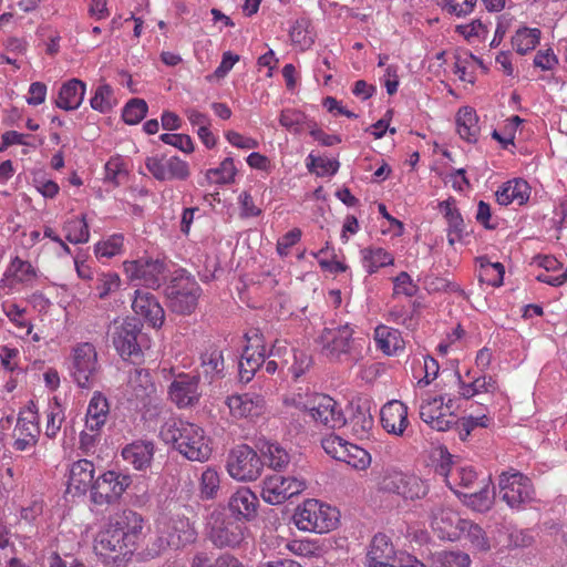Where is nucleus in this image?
<instances>
[{"label": "nucleus", "instance_id": "nucleus-28", "mask_svg": "<svg viewBox=\"0 0 567 567\" xmlns=\"http://www.w3.org/2000/svg\"><path fill=\"white\" fill-rule=\"evenodd\" d=\"M94 464L89 460H79L70 466L68 478V493L84 495L94 484Z\"/></svg>", "mask_w": 567, "mask_h": 567}, {"label": "nucleus", "instance_id": "nucleus-43", "mask_svg": "<svg viewBox=\"0 0 567 567\" xmlns=\"http://www.w3.org/2000/svg\"><path fill=\"white\" fill-rule=\"evenodd\" d=\"M1 309L8 320L20 331L30 336L32 332V322L28 309L14 302L6 300L1 303Z\"/></svg>", "mask_w": 567, "mask_h": 567}, {"label": "nucleus", "instance_id": "nucleus-51", "mask_svg": "<svg viewBox=\"0 0 567 567\" xmlns=\"http://www.w3.org/2000/svg\"><path fill=\"white\" fill-rule=\"evenodd\" d=\"M462 529V539L468 540L473 548L480 551H486L491 548L489 540L480 525L466 519Z\"/></svg>", "mask_w": 567, "mask_h": 567}, {"label": "nucleus", "instance_id": "nucleus-13", "mask_svg": "<svg viewBox=\"0 0 567 567\" xmlns=\"http://www.w3.org/2000/svg\"><path fill=\"white\" fill-rule=\"evenodd\" d=\"M199 292L200 287L194 278L181 275L166 288L168 306L174 312L190 313L196 308Z\"/></svg>", "mask_w": 567, "mask_h": 567}, {"label": "nucleus", "instance_id": "nucleus-41", "mask_svg": "<svg viewBox=\"0 0 567 567\" xmlns=\"http://www.w3.org/2000/svg\"><path fill=\"white\" fill-rule=\"evenodd\" d=\"M126 388L132 396L141 401H144L155 391L148 370L143 368H134L128 372Z\"/></svg>", "mask_w": 567, "mask_h": 567}, {"label": "nucleus", "instance_id": "nucleus-42", "mask_svg": "<svg viewBox=\"0 0 567 567\" xmlns=\"http://www.w3.org/2000/svg\"><path fill=\"white\" fill-rule=\"evenodd\" d=\"M396 560L399 561V558H396V553L389 537L383 534L375 535L367 555V566L373 564H386Z\"/></svg>", "mask_w": 567, "mask_h": 567}, {"label": "nucleus", "instance_id": "nucleus-33", "mask_svg": "<svg viewBox=\"0 0 567 567\" xmlns=\"http://www.w3.org/2000/svg\"><path fill=\"white\" fill-rule=\"evenodd\" d=\"M86 84L79 79L64 82L58 92L54 104L63 111L78 110L85 96Z\"/></svg>", "mask_w": 567, "mask_h": 567}, {"label": "nucleus", "instance_id": "nucleus-34", "mask_svg": "<svg viewBox=\"0 0 567 567\" xmlns=\"http://www.w3.org/2000/svg\"><path fill=\"white\" fill-rule=\"evenodd\" d=\"M529 195L530 187L522 178H514L504 183L495 193L497 203L503 206L511 204L522 206L529 199Z\"/></svg>", "mask_w": 567, "mask_h": 567}, {"label": "nucleus", "instance_id": "nucleus-8", "mask_svg": "<svg viewBox=\"0 0 567 567\" xmlns=\"http://www.w3.org/2000/svg\"><path fill=\"white\" fill-rule=\"evenodd\" d=\"M501 498L513 509H523L536 501L532 480L523 473L509 470L498 477Z\"/></svg>", "mask_w": 567, "mask_h": 567}, {"label": "nucleus", "instance_id": "nucleus-49", "mask_svg": "<svg viewBox=\"0 0 567 567\" xmlns=\"http://www.w3.org/2000/svg\"><path fill=\"white\" fill-rule=\"evenodd\" d=\"M340 462L347 463L357 471H364L371 465L372 457L365 449L349 442Z\"/></svg>", "mask_w": 567, "mask_h": 567}, {"label": "nucleus", "instance_id": "nucleus-59", "mask_svg": "<svg viewBox=\"0 0 567 567\" xmlns=\"http://www.w3.org/2000/svg\"><path fill=\"white\" fill-rule=\"evenodd\" d=\"M319 393H312L308 389L298 388L296 391L289 393L284 403L287 406L296 408L300 411H310L312 405L313 396H318Z\"/></svg>", "mask_w": 567, "mask_h": 567}, {"label": "nucleus", "instance_id": "nucleus-4", "mask_svg": "<svg viewBox=\"0 0 567 567\" xmlns=\"http://www.w3.org/2000/svg\"><path fill=\"white\" fill-rule=\"evenodd\" d=\"M353 334L354 329L349 323L327 327L318 342L322 353L331 360L357 363L363 358L364 340Z\"/></svg>", "mask_w": 567, "mask_h": 567}, {"label": "nucleus", "instance_id": "nucleus-58", "mask_svg": "<svg viewBox=\"0 0 567 567\" xmlns=\"http://www.w3.org/2000/svg\"><path fill=\"white\" fill-rule=\"evenodd\" d=\"M349 441L334 433L327 434L321 440L323 451L337 461H341Z\"/></svg>", "mask_w": 567, "mask_h": 567}, {"label": "nucleus", "instance_id": "nucleus-5", "mask_svg": "<svg viewBox=\"0 0 567 567\" xmlns=\"http://www.w3.org/2000/svg\"><path fill=\"white\" fill-rule=\"evenodd\" d=\"M68 371L73 382L81 389H92L97 382L101 364L95 346L79 342L71 348L66 360Z\"/></svg>", "mask_w": 567, "mask_h": 567}, {"label": "nucleus", "instance_id": "nucleus-31", "mask_svg": "<svg viewBox=\"0 0 567 567\" xmlns=\"http://www.w3.org/2000/svg\"><path fill=\"white\" fill-rule=\"evenodd\" d=\"M155 453V445L150 440H136L122 449V457L136 471H146L151 467Z\"/></svg>", "mask_w": 567, "mask_h": 567}, {"label": "nucleus", "instance_id": "nucleus-16", "mask_svg": "<svg viewBox=\"0 0 567 567\" xmlns=\"http://www.w3.org/2000/svg\"><path fill=\"white\" fill-rule=\"evenodd\" d=\"M306 487L303 480L295 476L270 475L262 483L261 497L271 505H278L300 494Z\"/></svg>", "mask_w": 567, "mask_h": 567}, {"label": "nucleus", "instance_id": "nucleus-56", "mask_svg": "<svg viewBox=\"0 0 567 567\" xmlns=\"http://www.w3.org/2000/svg\"><path fill=\"white\" fill-rule=\"evenodd\" d=\"M236 175V167L234 159L230 157L225 158L217 168L207 171V178L212 183L216 184H228L234 181Z\"/></svg>", "mask_w": 567, "mask_h": 567}, {"label": "nucleus", "instance_id": "nucleus-63", "mask_svg": "<svg viewBox=\"0 0 567 567\" xmlns=\"http://www.w3.org/2000/svg\"><path fill=\"white\" fill-rule=\"evenodd\" d=\"M208 560L206 554H196L193 558L192 567H244L236 557L230 555H221L210 565Z\"/></svg>", "mask_w": 567, "mask_h": 567}, {"label": "nucleus", "instance_id": "nucleus-14", "mask_svg": "<svg viewBox=\"0 0 567 567\" xmlns=\"http://www.w3.org/2000/svg\"><path fill=\"white\" fill-rule=\"evenodd\" d=\"M38 278V270L28 260L19 256L11 258L0 279V295L10 296L20 290V286H32Z\"/></svg>", "mask_w": 567, "mask_h": 567}, {"label": "nucleus", "instance_id": "nucleus-2", "mask_svg": "<svg viewBox=\"0 0 567 567\" xmlns=\"http://www.w3.org/2000/svg\"><path fill=\"white\" fill-rule=\"evenodd\" d=\"M159 436L189 461L205 462L212 454V442L199 425L169 419L159 431Z\"/></svg>", "mask_w": 567, "mask_h": 567}, {"label": "nucleus", "instance_id": "nucleus-24", "mask_svg": "<svg viewBox=\"0 0 567 567\" xmlns=\"http://www.w3.org/2000/svg\"><path fill=\"white\" fill-rule=\"evenodd\" d=\"M140 333L141 328L135 319L124 320L115 327L113 344L122 357H132L140 353Z\"/></svg>", "mask_w": 567, "mask_h": 567}, {"label": "nucleus", "instance_id": "nucleus-30", "mask_svg": "<svg viewBox=\"0 0 567 567\" xmlns=\"http://www.w3.org/2000/svg\"><path fill=\"white\" fill-rule=\"evenodd\" d=\"M209 538L218 547H234L241 543L244 533L238 524L217 517L209 522Z\"/></svg>", "mask_w": 567, "mask_h": 567}, {"label": "nucleus", "instance_id": "nucleus-39", "mask_svg": "<svg viewBox=\"0 0 567 567\" xmlns=\"http://www.w3.org/2000/svg\"><path fill=\"white\" fill-rule=\"evenodd\" d=\"M456 131L462 140L467 143H476L480 137L478 116L474 109L463 106L456 114Z\"/></svg>", "mask_w": 567, "mask_h": 567}, {"label": "nucleus", "instance_id": "nucleus-7", "mask_svg": "<svg viewBox=\"0 0 567 567\" xmlns=\"http://www.w3.org/2000/svg\"><path fill=\"white\" fill-rule=\"evenodd\" d=\"M292 519L299 530L322 534L337 527L338 512L333 507L311 498L296 508Z\"/></svg>", "mask_w": 567, "mask_h": 567}, {"label": "nucleus", "instance_id": "nucleus-20", "mask_svg": "<svg viewBox=\"0 0 567 567\" xmlns=\"http://www.w3.org/2000/svg\"><path fill=\"white\" fill-rule=\"evenodd\" d=\"M420 419L431 429L446 431L454 424V415L444 409V399L440 395H424L419 403Z\"/></svg>", "mask_w": 567, "mask_h": 567}, {"label": "nucleus", "instance_id": "nucleus-52", "mask_svg": "<svg viewBox=\"0 0 567 567\" xmlns=\"http://www.w3.org/2000/svg\"><path fill=\"white\" fill-rule=\"evenodd\" d=\"M289 34L292 43L300 50L309 49L315 42L310 30V22L307 19L297 20L291 27Z\"/></svg>", "mask_w": 567, "mask_h": 567}, {"label": "nucleus", "instance_id": "nucleus-53", "mask_svg": "<svg viewBox=\"0 0 567 567\" xmlns=\"http://www.w3.org/2000/svg\"><path fill=\"white\" fill-rule=\"evenodd\" d=\"M455 32L464 37L467 42L476 43L486 39L488 29L481 19H475L470 23L456 25Z\"/></svg>", "mask_w": 567, "mask_h": 567}, {"label": "nucleus", "instance_id": "nucleus-29", "mask_svg": "<svg viewBox=\"0 0 567 567\" xmlns=\"http://www.w3.org/2000/svg\"><path fill=\"white\" fill-rule=\"evenodd\" d=\"M466 379L457 374L458 394L463 399H472L480 394H494L499 388L496 379L488 374L472 375L466 372Z\"/></svg>", "mask_w": 567, "mask_h": 567}, {"label": "nucleus", "instance_id": "nucleus-62", "mask_svg": "<svg viewBox=\"0 0 567 567\" xmlns=\"http://www.w3.org/2000/svg\"><path fill=\"white\" fill-rule=\"evenodd\" d=\"M505 269L501 262H482L481 280L486 281L489 286L498 287L503 284Z\"/></svg>", "mask_w": 567, "mask_h": 567}, {"label": "nucleus", "instance_id": "nucleus-15", "mask_svg": "<svg viewBox=\"0 0 567 567\" xmlns=\"http://www.w3.org/2000/svg\"><path fill=\"white\" fill-rule=\"evenodd\" d=\"M436 473L444 477L446 485L460 498L465 494L462 489L471 488L478 480V475L473 466L462 463H454L451 455L443 456L436 467Z\"/></svg>", "mask_w": 567, "mask_h": 567}, {"label": "nucleus", "instance_id": "nucleus-26", "mask_svg": "<svg viewBox=\"0 0 567 567\" xmlns=\"http://www.w3.org/2000/svg\"><path fill=\"white\" fill-rule=\"evenodd\" d=\"M408 410V406L399 400L386 402L380 411L382 427L389 434L402 436L409 426Z\"/></svg>", "mask_w": 567, "mask_h": 567}, {"label": "nucleus", "instance_id": "nucleus-21", "mask_svg": "<svg viewBox=\"0 0 567 567\" xmlns=\"http://www.w3.org/2000/svg\"><path fill=\"white\" fill-rule=\"evenodd\" d=\"M465 520L456 512L444 506L435 507L431 513V526L441 539H462V525Z\"/></svg>", "mask_w": 567, "mask_h": 567}, {"label": "nucleus", "instance_id": "nucleus-61", "mask_svg": "<svg viewBox=\"0 0 567 567\" xmlns=\"http://www.w3.org/2000/svg\"><path fill=\"white\" fill-rule=\"evenodd\" d=\"M306 121V115L302 112L293 109L282 110L279 116L280 125L292 133L301 132Z\"/></svg>", "mask_w": 567, "mask_h": 567}, {"label": "nucleus", "instance_id": "nucleus-10", "mask_svg": "<svg viewBox=\"0 0 567 567\" xmlns=\"http://www.w3.org/2000/svg\"><path fill=\"white\" fill-rule=\"evenodd\" d=\"M123 270L128 281L135 286L157 289L166 278V266L158 258L141 257L123 262Z\"/></svg>", "mask_w": 567, "mask_h": 567}, {"label": "nucleus", "instance_id": "nucleus-17", "mask_svg": "<svg viewBox=\"0 0 567 567\" xmlns=\"http://www.w3.org/2000/svg\"><path fill=\"white\" fill-rule=\"evenodd\" d=\"M39 414L34 405H28L19 413L13 430V449L25 452L33 449L40 435Z\"/></svg>", "mask_w": 567, "mask_h": 567}, {"label": "nucleus", "instance_id": "nucleus-32", "mask_svg": "<svg viewBox=\"0 0 567 567\" xmlns=\"http://www.w3.org/2000/svg\"><path fill=\"white\" fill-rule=\"evenodd\" d=\"M439 209L447 224L446 233L449 244L453 246L456 243H461L467 233L464 219L456 207L455 200L449 198L441 202Z\"/></svg>", "mask_w": 567, "mask_h": 567}, {"label": "nucleus", "instance_id": "nucleus-19", "mask_svg": "<svg viewBox=\"0 0 567 567\" xmlns=\"http://www.w3.org/2000/svg\"><path fill=\"white\" fill-rule=\"evenodd\" d=\"M309 414L317 424L327 429H340L347 424L341 405L326 394L319 393L318 396H313Z\"/></svg>", "mask_w": 567, "mask_h": 567}, {"label": "nucleus", "instance_id": "nucleus-9", "mask_svg": "<svg viewBox=\"0 0 567 567\" xmlns=\"http://www.w3.org/2000/svg\"><path fill=\"white\" fill-rule=\"evenodd\" d=\"M262 467L260 456L246 444L233 447L226 460V471L237 482L256 481L261 475Z\"/></svg>", "mask_w": 567, "mask_h": 567}, {"label": "nucleus", "instance_id": "nucleus-23", "mask_svg": "<svg viewBox=\"0 0 567 567\" xmlns=\"http://www.w3.org/2000/svg\"><path fill=\"white\" fill-rule=\"evenodd\" d=\"M168 395L181 409L194 406L202 396L199 377L178 374L169 385Z\"/></svg>", "mask_w": 567, "mask_h": 567}, {"label": "nucleus", "instance_id": "nucleus-27", "mask_svg": "<svg viewBox=\"0 0 567 567\" xmlns=\"http://www.w3.org/2000/svg\"><path fill=\"white\" fill-rule=\"evenodd\" d=\"M259 501L249 487H239L228 501V509L237 520H251L257 516Z\"/></svg>", "mask_w": 567, "mask_h": 567}, {"label": "nucleus", "instance_id": "nucleus-54", "mask_svg": "<svg viewBox=\"0 0 567 567\" xmlns=\"http://www.w3.org/2000/svg\"><path fill=\"white\" fill-rule=\"evenodd\" d=\"M261 452L268 466L274 470H281L289 463V454L277 443H266Z\"/></svg>", "mask_w": 567, "mask_h": 567}, {"label": "nucleus", "instance_id": "nucleus-47", "mask_svg": "<svg viewBox=\"0 0 567 567\" xmlns=\"http://www.w3.org/2000/svg\"><path fill=\"white\" fill-rule=\"evenodd\" d=\"M117 104L114 91L109 84H100L93 92L90 105L94 111L106 114Z\"/></svg>", "mask_w": 567, "mask_h": 567}, {"label": "nucleus", "instance_id": "nucleus-22", "mask_svg": "<svg viewBox=\"0 0 567 567\" xmlns=\"http://www.w3.org/2000/svg\"><path fill=\"white\" fill-rule=\"evenodd\" d=\"M225 403L229 409L230 416L236 420L254 421L266 411L265 400L257 393L233 394L227 396Z\"/></svg>", "mask_w": 567, "mask_h": 567}, {"label": "nucleus", "instance_id": "nucleus-12", "mask_svg": "<svg viewBox=\"0 0 567 567\" xmlns=\"http://www.w3.org/2000/svg\"><path fill=\"white\" fill-rule=\"evenodd\" d=\"M131 484V475L116 471H106L95 478L90 494L91 501L99 506L114 504Z\"/></svg>", "mask_w": 567, "mask_h": 567}, {"label": "nucleus", "instance_id": "nucleus-6", "mask_svg": "<svg viewBox=\"0 0 567 567\" xmlns=\"http://www.w3.org/2000/svg\"><path fill=\"white\" fill-rule=\"evenodd\" d=\"M246 339L247 346L244 349L238 364L239 379L241 382L248 383L262 365L268 374H274L281 368L279 361L268 358L265 338L258 330L247 333Z\"/></svg>", "mask_w": 567, "mask_h": 567}, {"label": "nucleus", "instance_id": "nucleus-46", "mask_svg": "<svg viewBox=\"0 0 567 567\" xmlns=\"http://www.w3.org/2000/svg\"><path fill=\"white\" fill-rule=\"evenodd\" d=\"M63 230L71 244H85L90 239L89 225L84 216L69 218L63 225Z\"/></svg>", "mask_w": 567, "mask_h": 567}, {"label": "nucleus", "instance_id": "nucleus-3", "mask_svg": "<svg viewBox=\"0 0 567 567\" xmlns=\"http://www.w3.org/2000/svg\"><path fill=\"white\" fill-rule=\"evenodd\" d=\"M194 524L184 514L162 513L154 520V539L148 553L158 556L168 548L179 549L196 540Z\"/></svg>", "mask_w": 567, "mask_h": 567}, {"label": "nucleus", "instance_id": "nucleus-25", "mask_svg": "<svg viewBox=\"0 0 567 567\" xmlns=\"http://www.w3.org/2000/svg\"><path fill=\"white\" fill-rule=\"evenodd\" d=\"M133 311L144 318L151 326L161 327L165 319L164 309L155 296L144 289H136L132 301Z\"/></svg>", "mask_w": 567, "mask_h": 567}, {"label": "nucleus", "instance_id": "nucleus-55", "mask_svg": "<svg viewBox=\"0 0 567 567\" xmlns=\"http://www.w3.org/2000/svg\"><path fill=\"white\" fill-rule=\"evenodd\" d=\"M124 246V236L113 234L104 240L99 241L94 247V252L99 258H112L122 254Z\"/></svg>", "mask_w": 567, "mask_h": 567}, {"label": "nucleus", "instance_id": "nucleus-64", "mask_svg": "<svg viewBox=\"0 0 567 567\" xmlns=\"http://www.w3.org/2000/svg\"><path fill=\"white\" fill-rule=\"evenodd\" d=\"M417 285L413 281L411 276L401 271L396 277L393 278V295L400 296L403 295L405 297H413L417 292Z\"/></svg>", "mask_w": 567, "mask_h": 567}, {"label": "nucleus", "instance_id": "nucleus-35", "mask_svg": "<svg viewBox=\"0 0 567 567\" xmlns=\"http://www.w3.org/2000/svg\"><path fill=\"white\" fill-rule=\"evenodd\" d=\"M359 255L360 264L368 275H374L380 269L394 265L393 254L380 246L361 248Z\"/></svg>", "mask_w": 567, "mask_h": 567}, {"label": "nucleus", "instance_id": "nucleus-18", "mask_svg": "<svg viewBox=\"0 0 567 567\" xmlns=\"http://www.w3.org/2000/svg\"><path fill=\"white\" fill-rule=\"evenodd\" d=\"M145 167L158 182L185 181L190 175L188 163L177 156H147Z\"/></svg>", "mask_w": 567, "mask_h": 567}, {"label": "nucleus", "instance_id": "nucleus-50", "mask_svg": "<svg viewBox=\"0 0 567 567\" xmlns=\"http://www.w3.org/2000/svg\"><path fill=\"white\" fill-rule=\"evenodd\" d=\"M470 564L468 554L460 550H442L432 556L433 567H467Z\"/></svg>", "mask_w": 567, "mask_h": 567}, {"label": "nucleus", "instance_id": "nucleus-44", "mask_svg": "<svg viewBox=\"0 0 567 567\" xmlns=\"http://www.w3.org/2000/svg\"><path fill=\"white\" fill-rule=\"evenodd\" d=\"M199 497L203 501H212L220 491V473L212 466L203 470L198 478Z\"/></svg>", "mask_w": 567, "mask_h": 567}, {"label": "nucleus", "instance_id": "nucleus-40", "mask_svg": "<svg viewBox=\"0 0 567 567\" xmlns=\"http://www.w3.org/2000/svg\"><path fill=\"white\" fill-rule=\"evenodd\" d=\"M463 503L473 511L484 513L487 512L495 498V489L492 485L491 477H484L480 482L478 492L463 494Z\"/></svg>", "mask_w": 567, "mask_h": 567}, {"label": "nucleus", "instance_id": "nucleus-36", "mask_svg": "<svg viewBox=\"0 0 567 567\" xmlns=\"http://www.w3.org/2000/svg\"><path fill=\"white\" fill-rule=\"evenodd\" d=\"M109 411L107 399L101 392H95L87 405L85 429L90 432H100L106 423Z\"/></svg>", "mask_w": 567, "mask_h": 567}, {"label": "nucleus", "instance_id": "nucleus-48", "mask_svg": "<svg viewBox=\"0 0 567 567\" xmlns=\"http://www.w3.org/2000/svg\"><path fill=\"white\" fill-rule=\"evenodd\" d=\"M540 39V30L537 28L518 29L512 39L514 49L519 54H525L536 48Z\"/></svg>", "mask_w": 567, "mask_h": 567}, {"label": "nucleus", "instance_id": "nucleus-45", "mask_svg": "<svg viewBox=\"0 0 567 567\" xmlns=\"http://www.w3.org/2000/svg\"><path fill=\"white\" fill-rule=\"evenodd\" d=\"M45 431L44 434L49 439H54L61 430V426L65 420L64 408L59 402L58 398H54L48 405L45 411Z\"/></svg>", "mask_w": 567, "mask_h": 567}, {"label": "nucleus", "instance_id": "nucleus-57", "mask_svg": "<svg viewBox=\"0 0 567 567\" xmlns=\"http://www.w3.org/2000/svg\"><path fill=\"white\" fill-rule=\"evenodd\" d=\"M491 417L487 414L478 416L467 415L462 417L457 423L458 436L462 441H466L476 427H487L491 424Z\"/></svg>", "mask_w": 567, "mask_h": 567}, {"label": "nucleus", "instance_id": "nucleus-11", "mask_svg": "<svg viewBox=\"0 0 567 567\" xmlns=\"http://www.w3.org/2000/svg\"><path fill=\"white\" fill-rule=\"evenodd\" d=\"M381 488L405 501H416L427 495L430 485L415 473L390 470L381 481Z\"/></svg>", "mask_w": 567, "mask_h": 567}, {"label": "nucleus", "instance_id": "nucleus-1", "mask_svg": "<svg viewBox=\"0 0 567 567\" xmlns=\"http://www.w3.org/2000/svg\"><path fill=\"white\" fill-rule=\"evenodd\" d=\"M144 518L141 514L125 509L112 516L94 539L95 553L121 564L137 549L143 536Z\"/></svg>", "mask_w": 567, "mask_h": 567}, {"label": "nucleus", "instance_id": "nucleus-60", "mask_svg": "<svg viewBox=\"0 0 567 567\" xmlns=\"http://www.w3.org/2000/svg\"><path fill=\"white\" fill-rule=\"evenodd\" d=\"M147 113V104L144 100L133 99L124 107L122 117L126 124L140 123Z\"/></svg>", "mask_w": 567, "mask_h": 567}, {"label": "nucleus", "instance_id": "nucleus-38", "mask_svg": "<svg viewBox=\"0 0 567 567\" xmlns=\"http://www.w3.org/2000/svg\"><path fill=\"white\" fill-rule=\"evenodd\" d=\"M348 427L355 439L369 440L374 429V420L370 409L367 405L353 406L348 421Z\"/></svg>", "mask_w": 567, "mask_h": 567}, {"label": "nucleus", "instance_id": "nucleus-37", "mask_svg": "<svg viewBox=\"0 0 567 567\" xmlns=\"http://www.w3.org/2000/svg\"><path fill=\"white\" fill-rule=\"evenodd\" d=\"M374 341L377 348L389 357L399 354L405 346L401 332L384 324L375 327Z\"/></svg>", "mask_w": 567, "mask_h": 567}]
</instances>
